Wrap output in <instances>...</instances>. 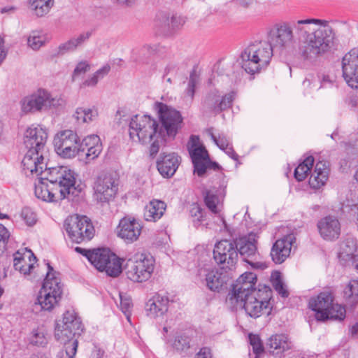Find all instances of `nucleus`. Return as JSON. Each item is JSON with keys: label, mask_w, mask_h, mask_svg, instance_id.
<instances>
[{"label": "nucleus", "mask_w": 358, "mask_h": 358, "mask_svg": "<svg viewBox=\"0 0 358 358\" xmlns=\"http://www.w3.org/2000/svg\"><path fill=\"white\" fill-rule=\"evenodd\" d=\"M293 28L303 38L299 48L301 56L306 60L315 61L327 52L334 39V31L329 21L308 18L293 23L283 22L275 24L269 31L267 41L272 49L284 50L294 43Z\"/></svg>", "instance_id": "f257e3e1"}, {"label": "nucleus", "mask_w": 358, "mask_h": 358, "mask_svg": "<svg viewBox=\"0 0 358 358\" xmlns=\"http://www.w3.org/2000/svg\"><path fill=\"white\" fill-rule=\"evenodd\" d=\"M48 138L46 130L42 127H30L27 129L24 143L27 149L22 161V169L27 176L39 174L41 179L48 182L64 194L65 199L70 195L77 196L81 187L76 185V173L68 166H60L43 170L46 166L45 157L47 154L45 143Z\"/></svg>", "instance_id": "f03ea898"}, {"label": "nucleus", "mask_w": 358, "mask_h": 358, "mask_svg": "<svg viewBox=\"0 0 358 358\" xmlns=\"http://www.w3.org/2000/svg\"><path fill=\"white\" fill-rule=\"evenodd\" d=\"M161 127L149 115H135L129 125L130 138L135 142L150 144V155L154 157L164 143L166 136L174 138L182 124V117L179 111L163 103H157Z\"/></svg>", "instance_id": "7ed1b4c3"}, {"label": "nucleus", "mask_w": 358, "mask_h": 358, "mask_svg": "<svg viewBox=\"0 0 358 358\" xmlns=\"http://www.w3.org/2000/svg\"><path fill=\"white\" fill-rule=\"evenodd\" d=\"M83 331L80 319L73 310H66L62 320L56 322L55 329V338L65 345V352L62 351V358H73L76 353L78 342L72 340L76 335Z\"/></svg>", "instance_id": "20e7f679"}, {"label": "nucleus", "mask_w": 358, "mask_h": 358, "mask_svg": "<svg viewBox=\"0 0 358 358\" xmlns=\"http://www.w3.org/2000/svg\"><path fill=\"white\" fill-rule=\"evenodd\" d=\"M273 57L271 45L267 41H255L248 45L241 55V66L250 74L266 68Z\"/></svg>", "instance_id": "39448f33"}, {"label": "nucleus", "mask_w": 358, "mask_h": 358, "mask_svg": "<svg viewBox=\"0 0 358 358\" xmlns=\"http://www.w3.org/2000/svg\"><path fill=\"white\" fill-rule=\"evenodd\" d=\"M47 265L48 272L39 291L35 306H39L41 310L50 311L61 300L62 286L59 277V274L48 263Z\"/></svg>", "instance_id": "423d86ee"}, {"label": "nucleus", "mask_w": 358, "mask_h": 358, "mask_svg": "<svg viewBox=\"0 0 358 358\" xmlns=\"http://www.w3.org/2000/svg\"><path fill=\"white\" fill-rule=\"evenodd\" d=\"M64 104V101L60 96H53L47 90L41 88L20 101L21 110L24 113L48 111Z\"/></svg>", "instance_id": "0eeeda50"}, {"label": "nucleus", "mask_w": 358, "mask_h": 358, "mask_svg": "<svg viewBox=\"0 0 358 358\" xmlns=\"http://www.w3.org/2000/svg\"><path fill=\"white\" fill-rule=\"evenodd\" d=\"M308 305L315 312V318L318 321L343 320L345 317V307L334 303L332 295L328 292H322L317 297L311 298Z\"/></svg>", "instance_id": "6e6552de"}, {"label": "nucleus", "mask_w": 358, "mask_h": 358, "mask_svg": "<svg viewBox=\"0 0 358 358\" xmlns=\"http://www.w3.org/2000/svg\"><path fill=\"white\" fill-rule=\"evenodd\" d=\"M89 262L99 271H105L111 277L122 272V262L115 254L108 248H97L85 254Z\"/></svg>", "instance_id": "1a4fd4ad"}, {"label": "nucleus", "mask_w": 358, "mask_h": 358, "mask_svg": "<svg viewBox=\"0 0 358 358\" xmlns=\"http://www.w3.org/2000/svg\"><path fill=\"white\" fill-rule=\"evenodd\" d=\"M125 269L127 278L131 281H146L154 271V259L146 254L136 252L128 259Z\"/></svg>", "instance_id": "9d476101"}, {"label": "nucleus", "mask_w": 358, "mask_h": 358, "mask_svg": "<svg viewBox=\"0 0 358 358\" xmlns=\"http://www.w3.org/2000/svg\"><path fill=\"white\" fill-rule=\"evenodd\" d=\"M64 229L69 238L76 243L91 240L95 234L91 220L85 215L69 216L64 222Z\"/></svg>", "instance_id": "9b49d317"}, {"label": "nucleus", "mask_w": 358, "mask_h": 358, "mask_svg": "<svg viewBox=\"0 0 358 358\" xmlns=\"http://www.w3.org/2000/svg\"><path fill=\"white\" fill-rule=\"evenodd\" d=\"M257 275L252 272L242 274L233 285L232 289L228 294L226 302L231 308L242 306L243 299L250 296L253 291L257 290L255 287L257 282Z\"/></svg>", "instance_id": "f8f14e48"}, {"label": "nucleus", "mask_w": 358, "mask_h": 358, "mask_svg": "<svg viewBox=\"0 0 358 358\" xmlns=\"http://www.w3.org/2000/svg\"><path fill=\"white\" fill-rule=\"evenodd\" d=\"M261 289L255 290L251 295L243 299V307L246 313L251 317L257 318L262 314H269L270 307V293L271 289L268 287H264L265 296L261 295Z\"/></svg>", "instance_id": "ddd939ff"}, {"label": "nucleus", "mask_w": 358, "mask_h": 358, "mask_svg": "<svg viewBox=\"0 0 358 358\" xmlns=\"http://www.w3.org/2000/svg\"><path fill=\"white\" fill-rule=\"evenodd\" d=\"M79 137L72 130L57 133L53 141L57 153L64 158H73L79 155Z\"/></svg>", "instance_id": "4468645a"}, {"label": "nucleus", "mask_w": 358, "mask_h": 358, "mask_svg": "<svg viewBox=\"0 0 358 358\" xmlns=\"http://www.w3.org/2000/svg\"><path fill=\"white\" fill-rule=\"evenodd\" d=\"M192 145L189 148V152L194 167V173L199 176H202L208 169H217L219 166L217 163L212 162L208 157V154L205 148L197 146L199 141L197 136H191Z\"/></svg>", "instance_id": "2eb2a0df"}, {"label": "nucleus", "mask_w": 358, "mask_h": 358, "mask_svg": "<svg viewBox=\"0 0 358 358\" xmlns=\"http://www.w3.org/2000/svg\"><path fill=\"white\" fill-rule=\"evenodd\" d=\"M93 189L94 199L97 202L108 203L117 193L118 182L110 175H101L95 180Z\"/></svg>", "instance_id": "dca6fc26"}, {"label": "nucleus", "mask_w": 358, "mask_h": 358, "mask_svg": "<svg viewBox=\"0 0 358 358\" xmlns=\"http://www.w3.org/2000/svg\"><path fill=\"white\" fill-rule=\"evenodd\" d=\"M343 76L352 88H358V48L352 49L342 59Z\"/></svg>", "instance_id": "f3484780"}, {"label": "nucleus", "mask_w": 358, "mask_h": 358, "mask_svg": "<svg viewBox=\"0 0 358 358\" xmlns=\"http://www.w3.org/2000/svg\"><path fill=\"white\" fill-rule=\"evenodd\" d=\"M215 261L219 264H226L228 267L233 266L238 259L236 242L222 240L218 242L213 250Z\"/></svg>", "instance_id": "a211bd4d"}, {"label": "nucleus", "mask_w": 358, "mask_h": 358, "mask_svg": "<svg viewBox=\"0 0 358 358\" xmlns=\"http://www.w3.org/2000/svg\"><path fill=\"white\" fill-rule=\"evenodd\" d=\"M142 225L134 217H125L120 220L117 227V236L127 243L136 241L142 231Z\"/></svg>", "instance_id": "6ab92c4d"}, {"label": "nucleus", "mask_w": 358, "mask_h": 358, "mask_svg": "<svg viewBox=\"0 0 358 358\" xmlns=\"http://www.w3.org/2000/svg\"><path fill=\"white\" fill-rule=\"evenodd\" d=\"M197 277L200 282L212 292H220L225 283L222 273L218 269L210 266L199 268Z\"/></svg>", "instance_id": "aec40b11"}, {"label": "nucleus", "mask_w": 358, "mask_h": 358, "mask_svg": "<svg viewBox=\"0 0 358 358\" xmlns=\"http://www.w3.org/2000/svg\"><path fill=\"white\" fill-rule=\"evenodd\" d=\"M38 178V182H35V195L37 198L48 202H57L64 199L62 196L63 192H59L57 188L48 183L46 179H41V175L35 174Z\"/></svg>", "instance_id": "412c9836"}, {"label": "nucleus", "mask_w": 358, "mask_h": 358, "mask_svg": "<svg viewBox=\"0 0 358 358\" xmlns=\"http://www.w3.org/2000/svg\"><path fill=\"white\" fill-rule=\"evenodd\" d=\"M317 229L321 237L326 241H335L341 234V224L334 216H327L317 223Z\"/></svg>", "instance_id": "4be33fe9"}, {"label": "nucleus", "mask_w": 358, "mask_h": 358, "mask_svg": "<svg viewBox=\"0 0 358 358\" xmlns=\"http://www.w3.org/2000/svg\"><path fill=\"white\" fill-rule=\"evenodd\" d=\"M294 240V235L289 234L275 241L271 251V258L275 264L284 262L289 256Z\"/></svg>", "instance_id": "5701e85b"}, {"label": "nucleus", "mask_w": 358, "mask_h": 358, "mask_svg": "<svg viewBox=\"0 0 358 358\" xmlns=\"http://www.w3.org/2000/svg\"><path fill=\"white\" fill-rule=\"evenodd\" d=\"M234 98L235 93L234 92H231L222 97L217 92H213L206 97L203 106L218 113L230 108Z\"/></svg>", "instance_id": "b1692460"}, {"label": "nucleus", "mask_w": 358, "mask_h": 358, "mask_svg": "<svg viewBox=\"0 0 358 358\" xmlns=\"http://www.w3.org/2000/svg\"><path fill=\"white\" fill-rule=\"evenodd\" d=\"M257 236L255 233H250L248 236H245L239 238L236 243L238 254L246 261L248 258L254 257L257 255Z\"/></svg>", "instance_id": "393cba45"}, {"label": "nucleus", "mask_w": 358, "mask_h": 358, "mask_svg": "<svg viewBox=\"0 0 358 358\" xmlns=\"http://www.w3.org/2000/svg\"><path fill=\"white\" fill-rule=\"evenodd\" d=\"M36 262V258L32 251L26 248L23 253L17 251L14 255L13 266L15 270L19 271L21 273L28 275L34 268Z\"/></svg>", "instance_id": "a878e982"}, {"label": "nucleus", "mask_w": 358, "mask_h": 358, "mask_svg": "<svg viewBox=\"0 0 358 358\" xmlns=\"http://www.w3.org/2000/svg\"><path fill=\"white\" fill-rule=\"evenodd\" d=\"M179 166L178 156L175 153L163 154L157 162V167L160 174L170 178L176 173Z\"/></svg>", "instance_id": "bb28decb"}, {"label": "nucleus", "mask_w": 358, "mask_h": 358, "mask_svg": "<svg viewBox=\"0 0 358 358\" xmlns=\"http://www.w3.org/2000/svg\"><path fill=\"white\" fill-rule=\"evenodd\" d=\"M329 174V166L325 162H318L309 178V185L313 189H320L325 185Z\"/></svg>", "instance_id": "cd10ccee"}, {"label": "nucleus", "mask_w": 358, "mask_h": 358, "mask_svg": "<svg viewBox=\"0 0 358 358\" xmlns=\"http://www.w3.org/2000/svg\"><path fill=\"white\" fill-rule=\"evenodd\" d=\"M170 300L167 296L157 294L149 300L148 306V315L152 317H162L169 310Z\"/></svg>", "instance_id": "c85d7f7f"}, {"label": "nucleus", "mask_w": 358, "mask_h": 358, "mask_svg": "<svg viewBox=\"0 0 358 358\" xmlns=\"http://www.w3.org/2000/svg\"><path fill=\"white\" fill-rule=\"evenodd\" d=\"M267 347L271 353L278 355L289 350L291 347V343L286 335L275 334L268 338Z\"/></svg>", "instance_id": "c756f323"}, {"label": "nucleus", "mask_w": 358, "mask_h": 358, "mask_svg": "<svg viewBox=\"0 0 358 358\" xmlns=\"http://www.w3.org/2000/svg\"><path fill=\"white\" fill-rule=\"evenodd\" d=\"M166 208V203L160 200H152L145 206L143 216L146 221L156 222L160 219Z\"/></svg>", "instance_id": "7c9ffc66"}, {"label": "nucleus", "mask_w": 358, "mask_h": 358, "mask_svg": "<svg viewBox=\"0 0 358 358\" xmlns=\"http://www.w3.org/2000/svg\"><path fill=\"white\" fill-rule=\"evenodd\" d=\"M204 201L208 208L213 213H219L222 210V197L216 188L203 191Z\"/></svg>", "instance_id": "2f4dec72"}, {"label": "nucleus", "mask_w": 358, "mask_h": 358, "mask_svg": "<svg viewBox=\"0 0 358 358\" xmlns=\"http://www.w3.org/2000/svg\"><path fill=\"white\" fill-rule=\"evenodd\" d=\"M357 251V241L353 237H348L340 244L338 257L344 261L356 257Z\"/></svg>", "instance_id": "473e14b6"}, {"label": "nucleus", "mask_w": 358, "mask_h": 358, "mask_svg": "<svg viewBox=\"0 0 358 358\" xmlns=\"http://www.w3.org/2000/svg\"><path fill=\"white\" fill-rule=\"evenodd\" d=\"M73 117L79 122L90 123L98 117V110L96 107H78L76 108Z\"/></svg>", "instance_id": "72a5a7b5"}, {"label": "nucleus", "mask_w": 358, "mask_h": 358, "mask_svg": "<svg viewBox=\"0 0 358 358\" xmlns=\"http://www.w3.org/2000/svg\"><path fill=\"white\" fill-rule=\"evenodd\" d=\"M30 7L38 17L48 14L54 5V0H29Z\"/></svg>", "instance_id": "f704fd0d"}, {"label": "nucleus", "mask_w": 358, "mask_h": 358, "mask_svg": "<svg viewBox=\"0 0 358 358\" xmlns=\"http://www.w3.org/2000/svg\"><path fill=\"white\" fill-rule=\"evenodd\" d=\"M314 164L313 156L307 157L303 162L299 164L295 169L294 176L298 181H303L307 176L308 172Z\"/></svg>", "instance_id": "c9c22d12"}, {"label": "nucleus", "mask_w": 358, "mask_h": 358, "mask_svg": "<svg viewBox=\"0 0 358 358\" xmlns=\"http://www.w3.org/2000/svg\"><path fill=\"white\" fill-rule=\"evenodd\" d=\"M110 67L105 65L97 70L93 75L86 79L82 84V87H94L98 82L102 80L110 71Z\"/></svg>", "instance_id": "e433bc0d"}, {"label": "nucleus", "mask_w": 358, "mask_h": 358, "mask_svg": "<svg viewBox=\"0 0 358 358\" xmlns=\"http://www.w3.org/2000/svg\"><path fill=\"white\" fill-rule=\"evenodd\" d=\"M49 340V336L43 328H38L33 331L31 343L37 346H45Z\"/></svg>", "instance_id": "4c0bfd02"}, {"label": "nucleus", "mask_w": 358, "mask_h": 358, "mask_svg": "<svg viewBox=\"0 0 358 358\" xmlns=\"http://www.w3.org/2000/svg\"><path fill=\"white\" fill-rule=\"evenodd\" d=\"M302 87L305 94H310L318 90V80L313 74L308 75L303 81Z\"/></svg>", "instance_id": "58836bf2"}, {"label": "nucleus", "mask_w": 358, "mask_h": 358, "mask_svg": "<svg viewBox=\"0 0 358 358\" xmlns=\"http://www.w3.org/2000/svg\"><path fill=\"white\" fill-rule=\"evenodd\" d=\"M344 296L352 302L358 301V280H352L349 282L344 291Z\"/></svg>", "instance_id": "ea45409f"}, {"label": "nucleus", "mask_w": 358, "mask_h": 358, "mask_svg": "<svg viewBox=\"0 0 358 358\" xmlns=\"http://www.w3.org/2000/svg\"><path fill=\"white\" fill-rule=\"evenodd\" d=\"M206 133L222 150L231 145L229 139L227 136H225L224 134H221L217 136L214 134L213 128H208L206 130Z\"/></svg>", "instance_id": "a19ab883"}, {"label": "nucleus", "mask_w": 358, "mask_h": 358, "mask_svg": "<svg viewBox=\"0 0 358 358\" xmlns=\"http://www.w3.org/2000/svg\"><path fill=\"white\" fill-rule=\"evenodd\" d=\"M271 279L273 287L275 291L282 297H287L289 293L285 288L283 282L280 279V273L278 271H274L271 275Z\"/></svg>", "instance_id": "79ce46f5"}, {"label": "nucleus", "mask_w": 358, "mask_h": 358, "mask_svg": "<svg viewBox=\"0 0 358 358\" xmlns=\"http://www.w3.org/2000/svg\"><path fill=\"white\" fill-rule=\"evenodd\" d=\"M27 43L31 49L37 50L45 44V37L38 31H32L27 38Z\"/></svg>", "instance_id": "37998d69"}, {"label": "nucleus", "mask_w": 358, "mask_h": 358, "mask_svg": "<svg viewBox=\"0 0 358 358\" xmlns=\"http://www.w3.org/2000/svg\"><path fill=\"white\" fill-rule=\"evenodd\" d=\"M317 80H318V90L322 88H333L336 87L335 80L329 75L324 73H320L317 76Z\"/></svg>", "instance_id": "c03bdc74"}, {"label": "nucleus", "mask_w": 358, "mask_h": 358, "mask_svg": "<svg viewBox=\"0 0 358 358\" xmlns=\"http://www.w3.org/2000/svg\"><path fill=\"white\" fill-rule=\"evenodd\" d=\"M94 139L95 141V143L96 144V145L88 148V149L86 150L85 152H84L85 154L86 159L88 161L96 158L102 150V145L100 142L99 137H94Z\"/></svg>", "instance_id": "a18cd8bd"}, {"label": "nucleus", "mask_w": 358, "mask_h": 358, "mask_svg": "<svg viewBox=\"0 0 358 358\" xmlns=\"http://www.w3.org/2000/svg\"><path fill=\"white\" fill-rule=\"evenodd\" d=\"M120 296V309L126 315L127 320L130 322L131 310L132 308L131 299L129 297L123 296L121 294Z\"/></svg>", "instance_id": "49530a36"}, {"label": "nucleus", "mask_w": 358, "mask_h": 358, "mask_svg": "<svg viewBox=\"0 0 358 358\" xmlns=\"http://www.w3.org/2000/svg\"><path fill=\"white\" fill-rule=\"evenodd\" d=\"M199 83V78L194 74L192 73L189 76L187 87L185 90V95L192 100L194 96L195 88Z\"/></svg>", "instance_id": "de8ad7c7"}, {"label": "nucleus", "mask_w": 358, "mask_h": 358, "mask_svg": "<svg viewBox=\"0 0 358 358\" xmlns=\"http://www.w3.org/2000/svg\"><path fill=\"white\" fill-rule=\"evenodd\" d=\"M21 217L29 226H32L36 222V215L29 208L25 207L22 210Z\"/></svg>", "instance_id": "09e8293b"}, {"label": "nucleus", "mask_w": 358, "mask_h": 358, "mask_svg": "<svg viewBox=\"0 0 358 358\" xmlns=\"http://www.w3.org/2000/svg\"><path fill=\"white\" fill-rule=\"evenodd\" d=\"M249 341L254 354L264 353V347L259 336L250 334Z\"/></svg>", "instance_id": "8fccbe9b"}, {"label": "nucleus", "mask_w": 358, "mask_h": 358, "mask_svg": "<svg viewBox=\"0 0 358 358\" xmlns=\"http://www.w3.org/2000/svg\"><path fill=\"white\" fill-rule=\"evenodd\" d=\"M94 137H99L97 135L92 134L87 136L83 140L82 142L79 141V155L83 152H85L86 150L88 149V148L94 147L96 145L95 143V141L94 139Z\"/></svg>", "instance_id": "3c124183"}, {"label": "nucleus", "mask_w": 358, "mask_h": 358, "mask_svg": "<svg viewBox=\"0 0 358 358\" xmlns=\"http://www.w3.org/2000/svg\"><path fill=\"white\" fill-rule=\"evenodd\" d=\"M177 350H185L189 348V339L186 336H179L176 338L173 343Z\"/></svg>", "instance_id": "603ef678"}, {"label": "nucleus", "mask_w": 358, "mask_h": 358, "mask_svg": "<svg viewBox=\"0 0 358 358\" xmlns=\"http://www.w3.org/2000/svg\"><path fill=\"white\" fill-rule=\"evenodd\" d=\"M10 232L7 228L0 224V252H3L10 238Z\"/></svg>", "instance_id": "864d4df0"}, {"label": "nucleus", "mask_w": 358, "mask_h": 358, "mask_svg": "<svg viewBox=\"0 0 358 358\" xmlns=\"http://www.w3.org/2000/svg\"><path fill=\"white\" fill-rule=\"evenodd\" d=\"M76 45L72 38L68 41L62 43L58 47V54L64 55L68 52L73 51L76 49Z\"/></svg>", "instance_id": "5fc2aeb1"}, {"label": "nucleus", "mask_w": 358, "mask_h": 358, "mask_svg": "<svg viewBox=\"0 0 358 358\" xmlns=\"http://www.w3.org/2000/svg\"><path fill=\"white\" fill-rule=\"evenodd\" d=\"M90 64L87 62H79L73 71V80H75L77 76L85 73L90 71Z\"/></svg>", "instance_id": "6e6d98bb"}, {"label": "nucleus", "mask_w": 358, "mask_h": 358, "mask_svg": "<svg viewBox=\"0 0 358 358\" xmlns=\"http://www.w3.org/2000/svg\"><path fill=\"white\" fill-rule=\"evenodd\" d=\"M185 22V20L182 16L173 15L170 20L168 19V25L171 29H176L181 27Z\"/></svg>", "instance_id": "4d7b16f0"}, {"label": "nucleus", "mask_w": 358, "mask_h": 358, "mask_svg": "<svg viewBox=\"0 0 358 358\" xmlns=\"http://www.w3.org/2000/svg\"><path fill=\"white\" fill-rule=\"evenodd\" d=\"M189 212L192 217H194L198 222L201 221L203 217V210L197 203L191 205Z\"/></svg>", "instance_id": "13d9d810"}, {"label": "nucleus", "mask_w": 358, "mask_h": 358, "mask_svg": "<svg viewBox=\"0 0 358 358\" xmlns=\"http://www.w3.org/2000/svg\"><path fill=\"white\" fill-rule=\"evenodd\" d=\"M90 36V32L82 33L79 36L76 38H73L72 39L74 41L76 47L83 44L85 41H86Z\"/></svg>", "instance_id": "bf43d9fd"}, {"label": "nucleus", "mask_w": 358, "mask_h": 358, "mask_svg": "<svg viewBox=\"0 0 358 358\" xmlns=\"http://www.w3.org/2000/svg\"><path fill=\"white\" fill-rule=\"evenodd\" d=\"M4 45V38L0 36V65L2 64L7 55V50H6Z\"/></svg>", "instance_id": "052dcab7"}, {"label": "nucleus", "mask_w": 358, "mask_h": 358, "mask_svg": "<svg viewBox=\"0 0 358 358\" xmlns=\"http://www.w3.org/2000/svg\"><path fill=\"white\" fill-rule=\"evenodd\" d=\"M210 350L208 348H203L196 355L194 358H210Z\"/></svg>", "instance_id": "680f3d73"}, {"label": "nucleus", "mask_w": 358, "mask_h": 358, "mask_svg": "<svg viewBox=\"0 0 358 358\" xmlns=\"http://www.w3.org/2000/svg\"><path fill=\"white\" fill-rule=\"evenodd\" d=\"M229 157L236 161L238 159V155L233 149L231 145L222 150Z\"/></svg>", "instance_id": "e2e57ef3"}, {"label": "nucleus", "mask_w": 358, "mask_h": 358, "mask_svg": "<svg viewBox=\"0 0 358 358\" xmlns=\"http://www.w3.org/2000/svg\"><path fill=\"white\" fill-rule=\"evenodd\" d=\"M246 262H248L249 264H250L253 268H259V269H264L267 267V265L265 263L262 262H253L250 260H246Z\"/></svg>", "instance_id": "0e129e2a"}, {"label": "nucleus", "mask_w": 358, "mask_h": 358, "mask_svg": "<svg viewBox=\"0 0 358 358\" xmlns=\"http://www.w3.org/2000/svg\"><path fill=\"white\" fill-rule=\"evenodd\" d=\"M103 352L100 349L95 350L92 352L91 358H102Z\"/></svg>", "instance_id": "69168bd1"}, {"label": "nucleus", "mask_w": 358, "mask_h": 358, "mask_svg": "<svg viewBox=\"0 0 358 358\" xmlns=\"http://www.w3.org/2000/svg\"><path fill=\"white\" fill-rule=\"evenodd\" d=\"M142 50L143 51H147V52H155L157 50V48H156L155 46L147 44V45H145L143 47Z\"/></svg>", "instance_id": "338daca9"}, {"label": "nucleus", "mask_w": 358, "mask_h": 358, "mask_svg": "<svg viewBox=\"0 0 358 358\" xmlns=\"http://www.w3.org/2000/svg\"><path fill=\"white\" fill-rule=\"evenodd\" d=\"M117 1L120 4L125 5L127 6H132L135 2V0H117Z\"/></svg>", "instance_id": "774afa93"}]
</instances>
